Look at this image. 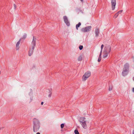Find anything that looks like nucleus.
Listing matches in <instances>:
<instances>
[{"mask_svg": "<svg viewBox=\"0 0 134 134\" xmlns=\"http://www.w3.org/2000/svg\"><path fill=\"white\" fill-rule=\"evenodd\" d=\"M33 131L34 132H36L38 131L40 129V123L38 120L35 118L33 119Z\"/></svg>", "mask_w": 134, "mask_h": 134, "instance_id": "nucleus-1", "label": "nucleus"}, {"mask_svg": "<svg viewBox=\"0 0 134 134\" xmlns=\"http://www.w3.org/2000/svg\"><path fill=\"white\" fill-rule=\"evenodd\" d=\"M91 75V72L88 71L85 73L84 75L82 76V80L85 81Z\"/></svg>", "mask_w": 134, "mask_h": 134, "instance_id": "nucleus-2", "label": "nucleus"}, {"mask_svg": "<svg viewBox=\"0 0 134 134\" xmlns=\"http://www.w3.org/2000/svg\"><path fill=\"white\" fill-rule=\"evenodd\" d=\"M91 26H88L82 28L81 30V31L82 32H88L91 30Z\"/></svg>", "mask_w": 134, "mask_h": 134, "instance_id": "nucleus-3", "label": "nucleus"}, {"mask_svg": "<svg viewBox=\"0 0 134 134\" xmlns=\"http://www.w3.org/2000/svg\"><path fill=\"white\" fill-rule=\"evenodd\" d=\"M111 47L110 46H107L104 48V51L109 53L111 51Z\"/></svg>", "mask_w": 134, "mask_h": 134, "instance_id": "nucleus-4", "label": "nucleus"}, {"mask_svg": "<svg viewBox=\"0 0 134 134\" xmlns=\"http://www.w3.org/2000/svg\"><path fill=\"white\" fill-rule=\"evenodd\" d=\"M63 19L64 22L65 23L66 25L68 26H69L70 25V23L68 20L67 17L65 16H63Z\"/></svg>", "mask_w": 134, "mask_h": 134, "instance_id": "nucleus-5", "label": "nucleus"}, {"mask_svg": "<svg viewBox=\"0 0 134 134\" xmlns=\"http://www.w3.org/2000/svg\"><path fill=\"white\" fill-rule=\"evenodd\" d=\"M36 38H34V36H33V41L31 42V44L30 46V47L35 48V47L36 46Z\"/></svg>", "mask_w": 134, "mask_h": 134, "instance_id": "nucleus-6", "label": "nucleus"}, {"mask_svg": "<svg viewBox=\"0 0 134 134\" xmlns=\"http://www.w3.org/2000/svg\"><path fill=\"white\" fill-rule=\"evenodd\" d=\"M111 3L112 9L114 10L115 9L116 5V0H111Z\"/></svg>", "mask_w": 134, "mask_h": 134, "instance_id": "nucleus-7", "label": "nucleus"}, {"mask_svg": "<svg viewBox=\"0 0 134 134\" xmlns=\"http://www.w3.org/2000/svg\"><path fill=\"white\" fill-rule=\"evenodd\" d=\"M130 66L129 64L128 63H125L124 65L123 70L129 71Z\"/></svg>", "mask_w": 134, "mask_h": 134, "instance_id": "nucleus-8", "label": "nucleus"}, {"mask_svg": "<svg viewBox=\"0 0 134 134\" xmlns=\"http://www.w3.org/2000/svg\"><path fill=\"white\" fill-rule=\"evenodd\" d=\"M34 48L30 47L29 50V56H30L32 55L34 52Z\"/></svg>", "mask_w": 134, "mask_h": 134, "instance_id": "nucleus-9", "label": "nucleus"}, {"mask_svg": "<svg viewBox=\"0 0 134 134\" xmlns=\"http://www.w3.org/2000/svg\"><path fill=\"white\" fill-rule=\"evenodd\" d=\"M129 71L123 70L122 72V75L124 76H125L127 75L129 72Z\"/></svg>", "mask_w": 134, "mask_h": 134, "instance_id": "nucleus-10", "label": "nucleus"}, {"mask_svg": "<svg viewBox=\"0 0 134 134\" xmlns=\"http://www.w3.org/2000/svg\"><path fill=\"white\" fill-rule=\"evenodd\" d=\"M99 29L98 28H96L95 30V37H98L99 36Z\"/></svg>", "mask_w": 134, "mask_h": 134, "instance_id": "nucleus-11", "label": "nucleus"}, {"mask_svg": "<svg viewBox=\"0 0 134 134\" xmlns=\"http://www.w3.org/2000/svg\"><path fill=\"white\" fill-rule=\"evenodd\" d=\"M79 121L80 122V124H81L83 123V122H84L86 121V118L85 117H80V118Z\"/></svg>", "mask_w": 134, "mask_h": 134, "instance_id": "nucleus-12", "label": "nucleus"}, {"mask_svg": "<svg viewBox=\"0 0 134 134\" xmlns=\"http://www.w3.org/2000/svg\"><path fill=\"white\" fill-rule=\"evenodd\" d=\"M81 125L82 127L84 129H86L87 128V124H86V121L84 122H83V123L80 124Z\"/></svg>", "mask_w": 134, "mask_h": 134, "instance_id": "nucleus-13", "label": "nucleus"}, {"mask_svg": "<svg viewBox=\"0 0 134 134\" xmlns=\"http://www.w3.org/2000/svg\"><path fill=\"white\" fill-rule=\"evenodd\" d=\"M21 40V39H20L19 40L18 42L16 44V50H18L19 49V45L20 43V41Z\"/></svg>", "mask_w": 134, "mask_h": 134, "instance_id": "nucleus-14", "label": "nucleus"}, {"mask_svg": "<svg viewBox=\"0 0 134 134\" xmlns=\"http://www.w3.org/2000/svg\"><path fill=\"white\" fill-rule=\"evenodd\" d=\"M109 53L107 52H106L104 51L103 52V57L104 58H106L108 56V54Z\"/></svg>", "mask_w": 134, "mask_h": 134, "instance_id": "nucleus-15", "label": "nucleus"}, {"mask_svg": "<svg viewBox=\"0 0 134 134\" xmlns=\"http://www.w3.org/2000/svg\"><path fill=\"white\" fill-rule=\"evenodd\" d=\"M81 25V23L79 22L78 24H77L76 25V28L77 30H78V28L80 27Z\"/></svg>", "mask_w": 134, "mask_h": 134, "instance_id": "nucleus-16", "label": "nucleus"}, {"mask_svg": "<svg viewBox=\"0 0 134 134\" xmlns=\"http://www.w3.org/2000/svg\"><path fill=\"white\" fill-rule=\"evenodd\" d=\"M27 36V34L26 33H25L24 35H23V36H22L21 37V38H20L21 39V40L22 39L24 40L25 39L26 37Z\"/></svg>", "mask_w": 134, "mask_h": 134, "instance_id": "nucleus-17", "label": "nucleus"}, {"mask_svg": "<svg viewBox=\"0 0 134 134\" xmlns=\"http://www.w3.org/2000/svg\"><path fill=\"white\" fill-rule=\"evenodd\" d=\"M82 60V57L81 56H79L78 58V61H81Z\"/></svg>", "mask_w": 134, "mask_h": 134, "instance_id": "nucleus-18", "label": "nucleus"}, {"mask_svg": "<svg viewBox=\"0 0 134 134\" xmlns=\"http://www.w3.org/2000/svg\"><path fill=\"white\" fill-rule=\"evenodd\" d=\"M75 134H79V133L77 129H75L74 131Z\"/></svg>", "mask_w": 134, "mask_h": 134, "instance_id": "nucleus-19", "label": "nucleus"}, {"mask_svg": "<svg viewBox=\"0 0 134 134\" xmlns=\"http://www.w3.org/2000/svg\"><path fill=\"white\" fill-rule=\"evenodd\" d=\"M118 13H116L114 15V17L115 18H116L118 16Z\"/></svg>", "mask_w": 134, "mask_h": 134, "instance_id": "nucleus-20", "label": "nucleus"}, {"mask_svg": "<svg viewBox=\"0 0 134 134\" xmlns=\"http://www.w3.org/2000/svg\"><path fill=\"white\" fill-rule=\"evenodd\" d=\"M79 48L80 50H81L83 48V46L82 45H80Z\"/></svg>", "mask_w": 134, "mask_h": 134, "instance_id": "nucleus-21", "label": "nucleus"}, {"mask_svg": "<svg viewBox=\"0 0 134 134\" xmlns=\"http://www.w3.org/2000/svg\"><path fill=\"white\" fill-rule=\"evenodd\" d=\"M102 51H100L99 55V58L101 59V55H102Z\"/></svg>", "mask_w": 134, "mask_h": 134, "instance_id": "nucleus-22", "label": "nucleus"}, {"mask_svg": "<svg viewBox=\"0 0 134 134\" xmlns=\"http://www.w3.org/2000/svg\"><path fill=\"white\" fill-rule=\"evenodd\" d=\"M103 47H104V45L103 44H102L101 46V51H102V49L103 48Z\"/></svg>", "mask_w": 134, "mask_h": 134, "instance_id": "nucleus-23", "label": "nucleus"}, {"mask_svg": "<svg viewBox=\"0 0 134 134\" xmlns=\"http://www.w3.org/2000/svg\"><path fill=\"white\" fill-rule=\"evenodd\" d=\"M64 124H61V125H60V126H61V127L62 129L63 128L64 126Z\"/></svg>", "mask_w": 134, "mask_h": 134, "instance_id": "nucleus-24", "label": "nucleus"}, {"mask_svg": "<svg viewBox=\"0 0 134 134\" xmlns=\"http://www.w3.org/2000/svg\"><path fill=\"white\" fill-rule=\"evenodd\" d=\"M109 91H110L112 90V87L111 86H109Z\"/></svg>", "mask_w": 134, "mask_h": 134, "instance_id": "nucleus-25", "label": "nucleus"}, {"mask_svg": "<svg viewBox=\"0 0 134 134\" xmlns=\"http://www.w3.org/2000/svg\"><path fill=\"white\" fill-rule=\"evenodd\" d=\"M122 10H120L119 11V12H118L117 13H118V14H120L122 12Z\"/></svg>", "mask_w": 134, "mask_h": 134, "instance_id": "nucleus-26", "label": "nucleus"}, {"mask_svg": "<svg viewBox=\"0 0 134 134\" xmlns=\"http://www.w3.org/2000/svg\"><path fill=\"white\" fill-rule=\"evenodd\" d=\"M101 59L99 58H98V62H100L101 61Z\"/></svg>", "mask_w": 134, "mask_h": 134, "instance_id": "nucleus-27", "label": "nucleus"}, {"mask_svg": "<svg viewBox=\"0 0 134 134\" xmlns=\"http://www.w3.org/2000/svg\"><path fill=\"white\" fill-rule=\"evenodd\" d=\"M33 99V97H31L30 98V100H31V102L32 100Z\"/></svg>", "mask_w": 134, "mask_h": 134, "instance_id": "nucleus-28", "label": "nucleus"}, {"mask_svg": "<svg viewBox=\"0 0 134 134\" xmlns=\"http://www.w3.org/2000/svg\"><path fill=\"white\" fill-rule=\"evenodd\" d=\"M51 94H49L48 95V97H51Z\"/></svg>", "mask_w": 134, "mask_h": 134, "instance_id": "nucleus-29", "label": "nucleus"}, {"mask_svg": "<svg viewBox=\"0 0 134 134\" xmlns=\"http://www.w3.org/2000/svg\"><path fill=\"white\" fill-rule=\"evenodd\" d=\"M14 9H15L16 8V5L15 4H14Z\"/></svg>", "mask_w": 134, "mask_h": 134, "instance_id": "nucleus-30", "label": "nucleus"}, {"mask_svg": "<svg viewBox=\"0 0 134 134\" xmlns=\"http://www.w3.org/2000/svg\"><path fill=\"white\" fill-rule=\"evenodd\" d=\"M43 104V102H41V105H42Z\"/></svg>", "mask_w": 134, "mask_h": 134, "instance_id": "nucleus-31", "label": "nucleus"}, {"mask_svg": "<svg viewBox=\"0 0 134 134\" xmlns=\"http://www.w3.org/2000/svg\"><path fill=\"white\" fill-rule=\"evenodd\" d=\"M132 91H133V92H134V88H132Z\"/></svg>", "mask_w": 134, "mask_h": 134, "instance_id": "nucleus-32", "label": "nucleus"}, {"mask_svg": "<svg viewBox=\"0 0 134 134\" xmlns=\"http://www.w3.org/2000/svg\"><path fill=\"white\" fill-rule=\"evenodd\" d=\"M36 134H40V132H38L36 133Z\"/></svg>", "mask_w": 134, "mask_h": 134, "instance_id": "nucleus-33", "label": "nucleus"}, {"mask_svg": "<svg viewBox=\"0 0 134 134\" xmlns=\"http://www.w3.org/2000/svg\"><path fill=\"white\" fill-rule=\"evenodd\" d=\"M81 2H83V0H80Z\"/></svg>", "mask_w": 134, "mask_h": 134, "instance_id": "nucleus-34", "label": "nucleus"}, {"mask_svg": "<svg viewBox=\"0 0 134 134\" xmlns=\"http://www.w3.org/2000/svg\"><path fill=\"white\" fill-rule=\"evenodd\" d=\"M134 58V59L133 60V62H134V58Z\"/></svg>", "mask_w": 134, "mask_h": 134, "instance_id": "nucleus-35", "label": "nucleus"}]
</instances>
